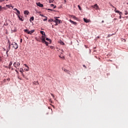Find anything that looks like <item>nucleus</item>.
I'll return each mask as SVG.
<instances>
[{"instance_id":"1","label":"nucleus","mask_w":128,"mask_h":128,"mask_svg":"<svg viewBox=\"0 0 128 128\" xmlns=\"http://www.w3.org/2000/svg\"><path fill=\"white\" fill-rule=\"evenodd\" d=\"M40 33L42 35L41 38L42 42V44H45L46 46H48V42L46 41V33L44 32L40 31Z\"/></svg>"},{"instance_id":"2","label":"nucleus","mask_w":128,"mask_h":128,"mask_svg":"<svg viewBox=\"0 0 128 128\" xmlns=\"http://www.w3.org/2000/svg\"><path fill=\"white\" fill-rule=\"evenodd\" d=\"M11 46L13 50H18V45L16 42H12L11 44Z\"/></svg>"},{"instance_id":"3","label":"nucleus","mask_w":128,"mask_h":128,"mask_svg":"<svg viewBox=\"0 0 128 128\" xmlns=\"http://www.w3.org/2000/svg\"><path fill=\"white\" fill-rule=\"evenodd\" d=\"M58 18L60 17H54V18H55V20H54V22H56V24H62V20H58Z\"/></svg>"},{"instance_id":"4","label":"nucleus","mask_w":128,"mask_h":128,"mask_svg":"<svg viewBox=\"0 0 128 128\" xmlns=\"http://www.w3.org/2000/svg\"><path fill=\"white\" fill-rule=\"evenodd\" d=\"M14 66V68H16V66H20V62H14L13 64Z\"/></svg>"},{"instance_id":"5","label":"nucleus","mask_w":128,"mask_h":128,"mask_svg":"<svg viewBox=\"0 0 128 128\" xmlns=\"http://www.w3.org/2000/svg\"><path fill=\"white\" fill-rule=\"evenodd\" d=\"M8 49L6 54H8V50H10V46H12V44H10V40H8Z\"/></svg>"},{"instance_id":"6","label":"nucleus","mask_w":128,"mask_h":128,"mask_svg":"<svg viewBox=\"0 0 128 128\" xmlns=\"http://www.w3.org/2000/svg\"><path fill=\"white\" fill-rule=\"evenodd\" d=\"M16 15L18 16L20 20H21V22H24V20L22 19V16L18 14H16Z\"/></svg>"},{"instance_id":"7","label":"nucleus","mask_w":128,"mask_h":128,"mask_svg":"<svg viewBox=\"0 0 128 128\" xmlns=\"http://www.w3.org/2000/svg\"><path fill=\"white\" fill-rule=\"evenodd\" d=\"M92 8H96V10H98V4H95L94 6H92Z\"/></svg>"},{"instance_id":"8","label":"nucleus","mask_w":128,"mask_h":128,"mask_svg":"<svg viewBox=\"0 0 128 128\" xmlns=\"http://www.w3.org/2000/svg\"><path fill=\"white\" fill-rule=\"evenodd\" d=\"M36 4L38 6H40V8H42V6H44V4H40V2H38L36 3Z\"/></svg>"},{"instance_id":"9","label":"nucleus","mask_w":128,"mask_h":128,"mask_svg":"<svg viewBox=\"0 0 128 128\" xmlns=\"http://www.w3.org/2000/svg\"><path fill=\"white\" fill-rule=\"evenodd\" d=\"M84 22H86V24H88V22H90V20H88L85 18H84Z\"/></svg>"},{"instance_id":"10","label":"nucleus","mask_w":128,"mask_h":128,"mask_svg":"<svg viewBox=\"0 0 128 128\" xmlns=\"http://www.w3.org/2000/svg\"><path fill=\"white\" fill-rule=\"evenodd\" d=\"M69 22H72V24H74V26H76V24H77L76 22H74L72 20H69Z\"/></svg>"},{"instance_id":"11","label":"nucleus","mask_w":128,"mask_h":128,"mask_svg":"<svg viewBox=\"0 0 128 128\" xmlns=\"http://www.w3.org/2000/svg\"><path fill=\"white\" fill-rule=\"evenodd\" d=\"M34 30H32L29 31V32H28V34H34Z\"/></svg>"},{"instance_id":"12","label":"nucleus","mask_w":128,"mask_h":128,"mask_svg":"<svg viewBox=\"0 0 128 128\" xmlns=\"http://www.w3.org/2000/svg\"><path fill=\"white\" fill-rule=\"evenodd\" d=\"M12 64V62L11 61V62H10L9 65H8L9 70H10Z\"/></svg>"},{"instance_id":"13","label":"nucleus","mask_w":128,"mask_h":128,"mask_svg":"<svg viewBox=\"0 0 128 128\" xmlns=\"http://www.w3.org/2000/svg\"><path fill=\"white\" fill-rule=\"evenodd\" d=\"M14 10H16V12H18L17 14H20V12L18 9L14 8Z\"/></svg>"},{"instance_id":"14","label":"nucleus","mask_w":128,"mask_h":128,"mask_svg":"<svg viewBox=\"0 0 128 128\" xmlns=\"http://www.w3.org/2000/svg\"><path fill=\"white\" fill-rule=\"evenodd\" d=\"M34 20V16H32L30 18V22H32V20Z\"/></svg>"},{"instance_id":"15","label":"nucleus","mask_w":128,"mask_h":128,"mask_svg":"<svg viewBox=\"0 0 128 128\" xmlns=\"http://www.w3.org/2000/svg\"><path fill=\"white\" fill-rule=\"evenodd\" d=\"M45 40H47L48 42H52V40H50L48 38H46Z\"/></svg>"},{"instance_id":"16","label":"nucleus","mask_w":128,"mask_h":128,"mask_svg":"<svg viewBox=\"0 0 128 128\" xmlns=\"http://www.w3.org/2000/svg\"><path fill=\"white\" fill-rule=\"evenodd\" d=\"M24 14H30V12H28V10H25L24 12Z\"/></svg>"},{"instance_id":"17","label":"nucleus","mask_w":128,"mask_h":128,"mask_svg":"<svg viewBox=\"0 0 128 128\" xmlns=\"http://www.w3.org/2000/svg\"><path fill=\"white\" fill-rule=\"evenodd\" d=\"M59 58H62V60H64V56H62V55H60L59 56Z\"/></svg>"},{"instance_id":"18","label":"nucleus","mask_w":128,"mask_h":128,"mask_svg":"<svg viewBox=\"0 0 128 128\" xmlns=\"http://www.w3.org/2000/svg\"><path fill=\"white\" fill-rule=\"evenodd\" d=\"M20 72H21V74H22V72H24V69L22 68H20Z\"/></svg>"},{"instance_id":"19","label":"nucleus","mask_w":128,"mask_h":128,"mask_svg":"<svg viewBox=\"0 0 128 128\" xmlns=\"http://www.w3.org/2000/svg\"><path fill=\"white\" fill-rule=\"evenodd\" d=\"M24 32H26V34H28V32H29L28 30V29L24 30Z\"/></svg>"},{"instance_id":"20","label":"nucleus","mask_w":128,"mask_h":128,"mask_svg":"<svg viewBox=\"0 0 128 128\" xmlns=\"http://www.w3.org/2000/svg\"><path fill=\"white\" fill-rule=\"evenodd\" d=\"M71 17H72V18H74V20H78V18L76 17V16H71Z\"/></svg>"},{"instance_id":"21","label":"nucleus","mask_w":128,"mask_h":128,"mask_svg":"<svg viewBox=\"0 0 128 128\" xmlns=\"http://www.w3.org/2000/svg\"><path fill=\"white\" fill-rule=\"evenodd\" d=\"M33 84H36H36H39L38 82H33Z\"/></svg>"},{"instance_id":"22","label":"nucleus","mask_w":128,"mask_h":128,"mask_svg":"<svg viewBox=\"0 0 128 128\" xmlns=\"http://www.w3.org/2000/svg\"><path fill=\"white\" fill-rule=\"evenodd\" d=\"M54 19H49L48 20V22H54Z\"/></svg>"},{"instance_id":"23","label":"nucleus","mask_w":128,"mask_h":128,"mask_svg":"<svg viewBox=\"0 0 128 128\" xmlns=\"http://www.w3.org/2000/svg\"><path fill=\"white\" fill-rule=\"evenodd\" d=\"M114 34H108L107 38H110V36H114Z\"/></svg>"},{"instance_id":"24","label":"nucleus","mask_w":128,"mask_h":128,"mask_svg":"<svg viewBox=\"0 0 128 128\" xmlns=\"http://www.w3.org/2000/svg\"><path fill=\"white\" fill-rule=\"evenodd\" d=\"M21 74H22V76H23V78H26V76H24V73H22Z\"/></svg>"},{"instance_id":"25","label":"nucleus","mask_w":128,"mask_h":128,"mask_svg":"<svg viewBox=\"0 0 128 128\" xmlns=\"http://www.w3.org/2000/svg\"><path fill=\"white\" fill-rule=\"evenodd\" d=\"M44 18H46L44 19V22H46V20H48V17L45 16Z\"/></svg>"},{"instance_id":"26","label":"nucleus","mask_w":128,"mask_h":128,"mask_svg":"<svg viewBox=\"0 0 128 128\" xmlns=\"http://www.w3.org/2000/svg\"><path fill=\"white\" fill-rule=\"evenodd\" d=\"M124 14H126V16H127V14H128V12H127L126 10L124 11Z\"/></svg>"},{"instance_id":"27","label":"nucleus","mask_w":128,"mask_h":128,"mask_svg":"<svg viewBox=\"0 0 128 128\" xmlns=\"http://www.w3.org/2000/svg\"><path fill=\"white\" fill-rule=\"evenodd\" d=\"M64 72H68V70L66 68H64Z\"/></svg>"},{"instance_id":"28","label":"nucleus","mask_w":128,"mask_h":128,"mask_svg":"<svg viewBox=\"0 0 128 128\" xmlns=\"http://www.w3.org/2000/svg\"><path fill=\"white\" fill-rule=\"evenodd\" d=\"M78 8L80 10H82V8H80V5H78Z\"/></svg>"},{"instance_id":"29","label":"nucleus","mask_w":128,"mask_h":128,"mask_svg":"<svg viewBox=\"0 0 128 128\" xmlns=\"http://www.w3.org/2000/svg\"><path fill=\"white\" fill-rule=\"evenodd\" d=\"M60 44H62V46H64V43L63 42H61Z\"/></svg>"},{"instance_id":"30","label":"nucleus","mask_w":128,"mask_h":128,"mask_svg":"<svg viewBox=\"0 0 128 128\" xmlns=\"http://www.w3.org/2000/svg\"><path fill=\"white\" fill-rule=\"evenodd\" d=\"M116 12H117V14H119V12H120L119 10H115Z\"/></svg>"},{"instance_id":"31","label":"nucleus","mask_w":128,"mask_h":128,"mask_svg":"<svg viewBox=\"0 0 128 128\" xmlns=\"http://www.w3.org/2000/svg\"><path fill=\"white\" fill-rule=\"evenodd\" d=\"M6 6H7V8H10V5H6Z\"/></svg>"},{"instance_id":"32","label":"nucleus","mask_w":128,"mask_h":128,"mask_svg":"<svg viewBox=\"0 0 128 128\" xmlns=\"http://www.w3.org/2000/svg\"><path fill=\"white\" fill-rule=\"evenodd\" d=\"M24 66H26V68H29L28 66V64H24Z\"/></svg>"},{"instance_id":"33","label":"nucleus","mask_w":128,"mask_h":128,"mask_svg":"<svg viewBox=\"0 0 128 128\" xmlns=\"http://www.w3.org/2000/svg\"><path fill=\"white\" fill-rule=\"evenodd\" d=\"M48 10H51L52 12V10H54L50 9V8H48Z\"/></svg>"},{"instance_id":"34","label":"nucleus","mask_w":128,"mask_h":128,"mask_svg":"<svg viewBox=\"0 0 128 128\" xmlns=\"http://www.w3.org/2000/svg\"><path fill=\"white\" fill-rule=\"evenodd\" d=\"M119 14H120V16H122V12H120Z\"/></svg>"},{"instance_id":"35","label":"nucleus","mask_w":128,"mask_h":128,"mask_svg":"<svg viewBox=\"0 0 128 128\" xmlns=\"http://www.w3.org/2000/svg\"><path fill=\"white\" fill-rule=\"evenodd\" d=\"M18 78L20 80H22V78H20V76H18Z\"/></svg>"},{"instance_id":"36","label":"nucleus","mask_w":128,"mask_h":128,"mask_svg":"<svg viewBox=\"0 0 128 128\" xmlns=\"http://www.w3.org/2000/svg\"><path fill=\"white\" fill-rule=\"evenodd\" d=\"M50 6H52H52H54V4H51Z\"/></svg>"},{"instance_id":"37","label":"nucleus","mask_w":128,"mask_h":128,"mask_svg":"<svg viewBox=\"0 0 128 128\" xmlns=\"http://www.w3.org/2000/svg\"><path fill=\"white\" fill-rule=\"evenodd\" d=\"M112 8H115L114 10V12H116V8L114 6H112Z\"/></svg>"},{"instance_id":"38","label":"nucleus","mask_w":128,"mask_h":128,"mask_svg":"<svg viewBox=\"0 0 128 128\" xmlns=\"http://www.w3.org/2000/svg\"><path fill=\"white\" fill-rule=\"evenodd\" d=\"M83 66L84 68H86V65L84 64Z\"/></svg>"},{"instance_id":"39","label":"nucleus","mask_w":128,"mask_h":128,"mask_svg":"<svg viewBox=\"0 0 128 128\" xmlns=\"http://www.w3.org/2000/svg\"><path fill=\"white\" fill-rule=\"evenodd\" d=\"M40 16H43V17H44V16H44V14H40Z\"/></svg>"},{"instance_id":"40","label":"nucleus","mask_w":128,"mask_h":128,"mask_svg":"<svg viewBox=\"0 0 128 128\" xmlns=\"http://www.w3.org/2000/svg\"><path fill=\"white\" fill-rule=\"evenodd\" d=\"M2 8H4L0 6V10H2Z\"/></svg>"},{"instance_id":"41","label":"nucleus","mask_w":128,"mask_h":128,"mask_svg":"<svg viewBox=\"0 0 128 128\" xmlns=\"http://www.w3.org/2000/svg\"><path fill=\"white\" fill-rule=\"evenodd\" d=\"M4 2V0H0V2Z\"/></svg>"},{"instance_id":"42","label":"nucleus","mask_w":128,"mask_h":128,"mask_svg":"<svg viewBox=\"0 0 128 128\" xmlns=\"http://www.w3.org/2000/svg\"><path fill=\"white\" fill-rule=\"evenodd\" d=\"M15 72H16L18 74V70H15Z\"/></svg>"},{"instance_id":"43","label":"nucleus","mask_w":128,"mask_h":128,"mask_svg":"<svg viewBox=\"0 0 128 128\" xmlns=\"http://www.w3.org/2000/svg\"><path fill=\"white\" fill-rule=\"evenodd\" d=\"M2 56H0V62H2Z\"/></svg>"},{"instance_id":"44","label":"nucleus","mask_w":128,"mask_h":128,"mask_svg":"<svg viewBox=\"0 0 128 128\" xmlns=\"http://www.w3.org/2000/svg\"><path fill=\"white\" fill-rule=\"evenodd\" d=\"M51 96H53V98H54V94H51Z\"/></svg>"},{"instance_id":"45","label":"nucleus","mask_w":128,"mask_h":128,"mask_svg":"<svg viewBox=\"0 0 128 128\" xmlns=\"http://www.w3.org/2000/svg\"><path fill=\"white\" fill-rule=\"evenodd\" d=\"M20 42H22V39L20 40Z\"/></svg>"},{"instance_id":"46","label":"nucleus","mask_w":128,"mask_h":128,"mask_svg":"<svg viewBox=\"0 0 128 128\" xmlns=\"http://www.w3.org/2000/svg\"><path fill=\"white\" fill-rule=\"evenodd\" d=\"M10 6L12 8H14V6H12V4L10 5Z\"/></svg>"},{"instance_id":"47","label":"nucleus","mask_w":128,"mask_h":128,"mask_svg":"<svg viewBox=\"0 0 128 128\" xmlns=\"http://www.w3.org/2000/svg\"><path fill=\"white\" fill-rule=\"evenodd\" d=\"M55 23H56V24H54V26H58V24L56 22H55Z\"/></svg>"},{"instance_id":"48","label":"nucleus","mask_w":128,"mask_h":128,"mask_svg":"<svg viewBox=\"0 0 128 128\" xmlns=\"http://www.w3.org/2000/svg\"><path fill=\"white\" fill-rule=\"evenodd\" d=\"M49 2H50V3L53 2V1L50 0V1H49Z\"/></svg>"},{"instance_id":"49","label":"nucleus","mask_w":128,"mask_h":128,"mask_svg":"<svg viewBox=\"0 0 128 128\" xmlns=\"http://www.w3.org/2000/svg\"><path fill=\"white\" fill-rule=\"evenodd\" d=\"M54 7H53V8H56V6H53Z\"/></svg>"},{"instance_id":"50","label":"nucleus","mask_w":128,"mask_h":128,"mask_svg":"<svg viewBox=\"0 0 128 128\" xmlns=\"http://www.w3.org/2000/svg\"><path fill=\"white\" fill-rule=\"evenodd\" d=\"M7 80H10V78L7 79Z\"/></svg>"},{"instance_id":"51","label":"nucleus","mask_w":128,"mask_h":128,"mask_svg":"<svg viewBox=\"0 0 128 128\" xmlns=\"http://www.w3.org/2000/svg\"><path fill=\"white\" fill-rule=\"evenodd\" d=\"M119 18H122V16H120V17H119Z\"/></svg>"},{"instance_id":"52","label":"nucleus","mask_w":128,"mask_h":128,"mask_svg":"<svg viewBox=\"0 0 128 128\" xmlns=\"http://www.w3.org/2000/svg\"><path fill=\"white\" fill-rule=\"evenodd\" d=\"M4 10H6V7H2Z\"/></svg>"},{"instance_id":"53","label":"nucleus","mask_w":128,"mask_h":128,"mask_svg":"<svg viewBox=\"0 0 128 128\" xmlns=\"http://www.w3.org/2000/svg\"><path fill=\"white\" fill-rule=\"evenodd\" d=\"M6 79H4V82H6Z\"/></svg>"},{"instance_id":"54","label":"nucleus","mask_w":128,"mask_h":128,"mask_svg":"<svg viewBox=\"0 0 128 128\" xmlns=\"http://www.w3.org/2000/svg\"><path fill=\"white\" fill-rule=\"evenodd\" d=\"M102 22L104 23V21L102 20Z\"/></svg>"},{"instance_id":"55","label":"nucleus","mask_w":128,"mask_h":128,"mask_svg":"<svg viewBox=\"0 0 128 128\" xmlns=\"http://www.w3.org/2000/svg\"><path fill=\"white\" fill-rule=\"evenodd\" d=\"M26 70V72H28V69H25Z\"/></svg>"},{"instance_id":"56","label":"nucleus","mask_w":128,"mask_h":128,"mask_svg":"<svg viewBox=\"0 0 128 128\" xmlns=\"http://www.w3.org/2000/svg\"><path fill=\"white\" fill-rule=\"evenodd\" d=\"M6 26H8V23H6V24H4Z\"/></svg>"},{"instance_id":"57","label":"nucleus","mask_w":128,"mask_h":128,"mask_svg":"<svg viewBox=\"0 0 128 128\" xmlns=\"http://www.w3.org/2000/svg\"><path fill=\"white\" fill-rule=\"evenodd\" d=\"M62 50V52H64V51L62 50Z\"/></svg>"},{"instance_id":"58","label":"nucleus","mask_w":128,"mask_h":128,"mask_svg":"<svg viewBox=\"0 0 128 128\" xmlns=\"http://www.w3.org/2000/svg\"><path fill=\"white\" fill-rule=\"evenodd\" d=\"M26 80H28V78L26 77V78H25Z\"/></svg>"},{"instance_id":"59","label":"nucleus","mask_w":128,"mask_h":128,"mask_svg":"<svg viewBox=\"0 0 128 128\" xmlns=\"http://www.w3.org/2000/svg\"><path fill=\"white\" fill-rule=\"evenodd\" d=\"M126 18H128V16H126Z\"/></svg>"},{"instance_id":"60","label":"nucleus","mask_w":128,"mask_h":128,"mask_svg":"<svg viewBox=\"0 0 128 128\" xmlns=\"http://www.w3.org/2000/svg\"><path fill=\"white\" fill-rule=\"evenodd\" d=\"M52 28H54V25L52 26Z\"/></svg>"},{"instance_id":"61","label":"nucleus","mask_w":128,"mask_h":128,"mask_svg":"<svg viewBox=\"0 0 128 128\" xmlns=\"http://www.w3.org/2000/svg\"><path fill=\"white\" fill-rule=\"evenodd\" d=\"M100 38V36H98V38Z\"/></svg>"},{"instance_id":"62","label":"nucleus","mask_w":128,"mask_h":128,"mask_svg":"<svg viewBox=\"0 0 128 128\" xmlns=\"http://www.w3.org/2000/svg\"><path fill=\"white\" fill-rule=\"evenodd\" d=\"M0 10H2L0 9Z\"/></svg>"},{"instance_id":"63","label":"nucleus","mask_w":128,"mask_h":128,"mask_svg":"<svg viewBox=\"0 0 128 128\" xmlns=\"http://www.w3.org/2000/svg\"><path fill=\"white\" fill-rule=\"evenodd\" d=\"M124 42H126V40H124Z\"/></svg>"},{"instance_id":"64","label":"nucleus","mask_w":128,"mask_h":128,"mask_svg":"<svg viewBox=\"0 0 128 128\" xmlns=\"http://www.w3.org/2000/svg\"><path fill=\"white\" fill-rule=\"evenodd\" d=\"M127 4H128V2L127 3Z\"/></svg>"}]
</instances>
